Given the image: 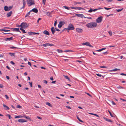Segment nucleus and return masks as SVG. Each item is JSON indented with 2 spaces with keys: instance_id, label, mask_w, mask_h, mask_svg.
Listing matches in <instances>:
<instances>
[{
  "instance_id": "obj_7",
  "label": "nucleus",
  "mask_w": 126,
  "mask_h": 126,
  "mask_svg": "<svg viewBox=\"0 0 126 126\" xmlns=\"http://www.w3.org/2000/svg\"><path fill=\"white\" fill-rule=\"evenodd\" d=\"M70 8L73 9H77L79 10H84V8L80 7H71Z\"/></svg>"
},
{
  "instance_id": "obj_51",
  "label": "nucleus",
  "mask_w": 126,
  "mask_h": 126,
  "mask_svg": "<svg viewBox=\"0 0 126 126\" xmlns=\"http://www.w3.org/2000/svg\"><path fill=\"white\" fill-rule=\"evenodd\" d=\"M39 34V32H33V35L35 34Z\"/></svg>"
},
{
  "instance_id": "obj_41",
  "label": "nucleus",
  "mask_w": 126,
  "mask_h": 126,
  "mask_svg": "<svg viewBox=\"0 0 126 126\" xmlns=\"http://www.w3.org/2000/svg\"><path fill=\"white\" fill-rule=\"evenodd\" d=\"M63 7L66 9H67L68 10H69V8L66 6H63Z\"/></svg>"
},
{
  "instance_id": "obj_34",
  "label": "nucleus",
  "mask_w": 126,
  "mask_h": 126,
  "mask_svg": "<svg viewBox=\"0 0 126 126\" xmlns=\"http://www.w3.org/2000/svg\"><path fill=\"white\" fill-rule=\"evenodd\" d=\"M13 7V6H10L8 8V11L10 10Z\"/></svg>"
},
{
  "instance_id": "obj_44",
  "label": "nucleus",
  "mask_w": 126,
  "mask_h": 126,
  "mask_svg": "<svg viewBox=\"0 0 126 126\" xmlns=\"http://www.w3.org/2000/svg\"><path fill=\"white\" fill-rule=\"evenodd\" d=\"M108 33L110 35V36L112 35V33L111 32V31H109L108 32Z\"/></svg>"
},
{
  "instance_id": "obj_14",
  "label": "nucleus",
  "mask_w": 126,
  "mask_h": 126,
  "mask_svg": "<svg viewBox=\"0 0 126 126\" xmlns=\"http://www.w3.org/2000/svg\"><path fill=\"white\" fill-rule=\"evenodd\" d=\"M76 15L78 17L81 18H83L84 16V15L82 14H76Z\"/></svg>"
},
{
  "instance_id": "obj_39",
  "label": "nucleus",
  "mask_w": 126,
  "mask_h": 126,
  "mask_svg": "<svg viewBox=\"0 0 126 126\" xmlns=\"http://www.w3.org/2000/svg\"><path fill=\"white\" fill-rule=\"evenodd\" d=\"M10 47L11 49H14L15 48H16L17 47L14 46L13 47Z\"/></svg>"
},
{
  "instance_id": "obj_40",
  "label": "nucleus",
  "mask_w": 126,
  "mask_h": 126,
  "mask_svg": "<svg viewBox=\"0 0 126 126\" xmlns=\"http://www.w3.org/2000/svg\"><path fill=\"white\" fill-rule=\"evenodd\" d=\"M3 33L4 34H11L12 35H13V36H15V35H14L13 34H12V33H4V32H3Z\"/></svg>"
},
{
  "instance_id": "obj_4",
  "label": "nucleus",
  "mask_w": 126,
  "mask_h": 126,
  "mask_svg": "<svg viewBox=\"0 0 126 126\" xmlns=\"http://www.w3.org/2000/svg\"><path fill=\"white\" fill-rule=\"evenodd\" d=\"M68 30H73L74 29V27L72 24L70 23L68 26Z\"/></svg>"
},
{
  "instance_id": "obj_45",
  "label": "nucleus",
  "mask_w": 126,
  "mask_h": 126,
  "mask_svg": "<svg viewBox=\"0 0 126 126\" xmlns=\"http://www.w3.org/2000/svg\"><path fill=\"white\" fill-rule=\"evenodd\" d=\"M46 0H43V3L44 5H45Z\"/></svg>"
},
{
  "instance_id": "obj_33",
  "label": "nucleus",
  "mask_w": 126,
  "mask_h": 126,
  "mask_svg": "<svg viewBox=\"0 0 126 126\" xmlns=\"http://www.w3.org/2000/svg\"><path fill=\"white\" fill-rule=\"evenodd\" d=\"M28 34L29 35H33V32H28Z\"/></svg>"
},
{
  "instance_id": "obj_15",
  "label": "nucleus",
  "mask_w": 126,
  "mask_h": 126,
  "mask_svg": "<svg viewBox=\"0 0 126 126\" xmlns=\"http://www.w3.org/2000/svg\"><path fill=\"white\" fill-rule=\"evenodd\" d=\"M52 12H46V15L47 16L51 17L52 16H51V14Z\"/></svg>"
},
{
  "instance_id": "obj_57",
  "label": "nucleus",
  "mask_w": 126,
  "mask_h": 126,
  "mask_svg": "<svg viewBox=\"0 0 126 126\" xmlns=\"http://www.w3.org/2000/svg\"><path fill=\"white\" fill-rule=\"evenodd\" d=\"M79 121L81 122L82 123H83V122L80 119H78Z\"/></svg>"
},
{
  "instance_id": "obj_35",
  "label": "nucleus",
  "mask_w": 126,
  "mask_h": 126,
  "mask_svg": "<svg viewBox=\"0 0 126 126\" xmlns=\"http://www.w3.org/2000/svg\"><path fill=\"white\" fill-rule=\"evenodd\" d=\"M96 75L98 77H103V76H102L101 75L99 74H96Z\"/></svg>"
},
{
  "instance_id": "obj_50",
  "label": "nucleus",
  "mask_w": 126,
  "mask_h": 126,
  "mask_svg": "<svg viewBox=\"0 0 126 126\" xmlns=\"http://www.w3.org/2000/svg\"><path fill=\"white\" fill-rule=\"evenodd\" d=\"M10 63L11 64L13 65H14L15 64V63L12 61H11Z\"/></svg>"
},
{
  "instance_id": "obj_16",
  "label": "nucleus",
  "mask_w": 126,
  "mask_h": 126,
  "mask_svg": "<svg viewBox=\"0 0 126 126\" xmlns=\"http://www.w3.org/2000/svg\"><path fill=\"white\" fill-rule=\"evenodd\" d=\"M23 6L20 9H21L22 8H24L25 6L26 5V1L25 0H23Z\"/></svg>"
},
{
  "instance_id": "obj_18",
  "label": "nucleus",
  "mask_w": 126,
  "mask_h": 126,
  "mask_svg": "<svg viewBox=\"0 0 126 126\" xmlns=\"http://www.w3.org/2000/svg\"><path fill=\"white\" fill-rule=\"evenodd\" d=\"M43 33L44 34H46L47 35H49V32L47 30H45L43 32Z\"/></svg>"
},
{
  "instance_id": "obj_55",
  "label": "nucleus",
  "mask_w": 126,
  "mask_h": 126,
  "mask_svg": "<svg viewBox=\"0 0 126 126\" xmlns=\"http://www.w3.org/2000/svg\"><path fill=\"white\" fill-rule=\"evenodd\" d=\"M111 103L113 105H116V104L114 103V102L113 101H111Z\"/></svg>"
},
{
  "instance_id": "obj_28",
  "label": "nucleus",
  "mask_w": 126,
  "mask_h": 126,
  "mask_svg": "<svg viewBox=\"0 0 126 126\" xmlns=\"http://www.w3.org/2000/svg\"><path fill=\"white\" fill-rule=\"evenodd\" d=\"M31 11H29V12H28L27 14H26V16H25V17H28V16H29V15H30V13L31 12Z\"/></svg>"
},
{
  "instance_id": "obj_64",
  "label": "nucleus",
  "mask_w": 126,
  "mask_h": 126,
  "mask_svg": "<svg viewBox=\"0 0 126 126\" xmlns=\"http://www.w3.org/2000/svg\"><path fill=\"white\" fill-rule=\"evenodd\" d=\"M6 67L9 70H10L11 69L8 66H6Z\"/></svg>"
},
{
  "instance_id": "obj_13",
  "label": "nucleus",
  "mask_w": 126,
  "mask_h": 126,
  "mask_svg": "<svg viewBox=\"0 0 126 126\" xmlns=\"http://www.w3.org/2000/svg\"><path fill=\"white\" fill-rule=\"evenodd\" d=\"M51 30L52 34H54L56 31V30H55L54 27H52L51 29Z\"/></svg>"
},
{
  "instance_id": "obj_3",
  "label": "nucleus",
  "mask_w": 126,
  "mask_h": 126,
  "mask_svg": "<svg viewBox=\"0 0 126 126\" xmlns=\"http://www.w3.org/2000/svg\"><path fill=\"white\" fill-rule=\"evenodd\" d=\"M27 4H28V6H30L35 4L34 0H27Z\"/></svg>"
},
{
  "instance_id": "obj_10",
  "label": "nucleus",
  "mask_w": 126,
  "mask_h": 126,
  "mask_svg": "<svg viewBox=\"0 0 126 126\" xmlns=\"http://www.w3.org/2000/svg\"><path fill=\"white\" fill-rule=\"evenodd\" d=\"M31 12L32 11L35 13H37L38 12V10L36 8L33 9L30 11Z\"/></svg>"
},
{
  "instance_id": "obj_31",
  "label": "nucleus",
  "mask_w": 126,
  "mask_h": 126,
  "mask_svg": "<svg viewBox=\"0 0 126 126\" xmlns=\"http://www.w3.org/2000/svg\"><path fill=\"white\" fill-rule=\"evenodd\" d=\"M9 54L11 56H15V54L14 53H9Z\"/></svg>"
},
{
  "instance_id": "obj_1",
  "label": "nucleus",
  "mask_w": 126,
  "mask_h": 126,
  "mask_svg": "<svg viewBox=\"0 0 126 126\" xmlns=\"http://www.w3.org/2000/svg\"><path fill=\"white\" fill-rule=\"evenodd\" d=\"M5 116H6V117H8L9 118H30V117L28 116H27L26 115H18V116H15L14 117L13 116H14L13 115H12V116H11L10 114H7L5 115Z\"/></svg>"
},
{
  "instance_id": "obj_61",
  "label": "nucleus",
  "mask_w": 126,
  "mask_h": 126,
  "mask_svg": "<svg viewBox=\"0 0 126 126\" xmlns=\"http://www.w3.org/2000/svg\"><path fill=\"white\" fill-rule=\"evenodd\" d=\"M50 79L51 80H53V77L52 76L50 78Z\"/></svg>"
},
{
  "instance_id": "obj_49",
  "label": "nucleus",
  "mask_w": 126,
  "mask_h": 126,
  "mask_svg": "<svg viewBox=\"0 0 126 126\" xmlns=\"http://www.w3.org/2000/svg\"><path fill=\"white\" fill-rule=\"evenodd\" d=\"M109 111V113H110V114L111 116L112 117H113V116L112 115V114H111V113L110 112V111Z\"/></svg>"
},
{
  "instance_id": "obj_53",
  "label": "nucleus",
  "mask_w": 126,
  "mask_h": 126,
  "mask_svg": "<svg viewBox=\"0 0 126 126\" xmlns=\"http://www.w3.org/2000/svg\"><path fill=\"white\" fill-rule=\"evenodd\" d=\"M57 22L56 21L55 22V23L54 24V26L55 27L56 26V25H57Z\"/></svg>"
},
{
  "instance_id": "obj_11",
  "label": "nucleus",
  "mask_w": 126,
  "mask_h": 126,
  "mask_svg": "<svg viewBox=\"0 0 126 126\" xmlns=\"http://www.w3.org/2000/svg\"><path fill=\"white\" fill-rule=\"evenodd\" d=\"M18 121L20 123H23L27 122V121L26 120L23 119H19L18 120Z\"/></svg>"
},
{
  "instance_id": "obj_12",
  "label": "nucleus",
  "mask_w": 126,
  "mask_h": 126,
  "mask_svg": "<svg viewBox=\"0 0 126 126\" xmlns=\"http://www.w3.org/2000/svg\"><path fill=\"white\" fill-rule=\"evenodd\" d=\"M4 40L5 41H7L8 40L10 41L11 40H13V37H12L10 38H6L4 39Z\"/></svg>"
},
{
  "instance_id": "obj_42",
  "label": "nucleus",
  "mask_w": 126,
  "mask_h": 126,
  "mask_svg": "<svg viewBox=\"0 0 126 126\" xmlns=\"http://www.w3.org/2000/svg\"><path fill=\"white\" fill-rule=\"evenodd\" d=\"M100 67L101 68H107V67L106 66H100Z\"/></svg>"
},
{
  "instance_id": "obj_59",
  "label": "nucleus",
  "mask_w": 126,
  "mask_h": 126,
  "mask_svg": "<svg viewBox=\"0 0 126 126\" xmlns=\"http://www.w3.org/2000/svg\"><path fill=\"white\" fill-rule=\"evenodd\" d=\"M38 87L39 88H42V87L40 85H38Z\"/></svg>"
},
{
  "instance_id": "obj_5",
  "label": "nucleus",
  "mask_w": 126,
  "mask_h": 126,
  "mask_svg": "<svg viewBox=\"0 0 126 126\" xmlns=\"http://www.w3.org/2000/svg\"><path fill=\"white\" fill-rule=\"evenodd\" d=\"M23 28L26 29L29 26V25L26 22H23Z\"/></svg>"
},
{
  "instance_id": "obj_38",
  "label": "nucleus",
  "mask_w": 126,
  "mask_h": 126,
  "mask_svg": "<svg viewBox=\"0 0 126 126\" xmlns=\"http://www.w3.org/2000/svg\"><path fill=\"white\" fill-rule=\"evenodd\" d=\"M123 9V8L122 9H117L116 11L117 12H119L122 11Z\"/></svg>"
},
{
  "instance_id": "obj_24",
  "label": "nucleus",
  "mask_w": 126,
  "mask_h": 126,
  "mask_svg": "<svg viewBox=\"0 0 126 126\" xmlns=\"http://www.w3.org/2000/svg\"><path fill=\"white\" fill-rule=\"evenodd\" d=\"M90 44V43L88 42H86L85 43H83L82 44L83 45H85L87 46H88Z\"/></svg>"
},
{
  "instance_id": "obj_9",
  "label": "nucleus",
  "mask_w": 126,
  "mask_h": 126,
  "mask_svg": "<svg viewBox=\"0 0 126 126\" xmlns=\"http://www.w3.org/2000/svg\"><path fill=\"white\" fill-rule=\"evenodd\" d=\"M76 31L77 32L80 33L82 32L83 30L81 29L78 28L76 29Z\"/></svg>"
},
{
  "instance_id": "obj_46",
  "label": "nucleus",
  "mask_w": 126,
  "mask_h": 126,
  "mask_svg": "<svg viewBox=\"0 0 126 126\" xmlns=\"http://www.w3.org/2000/svg\"><path fill=\"white\" fill-rule=\"evenodd\" d=\"M94 115L96 116L97 117H98V118L100 117V116H99L98 115H97L96 114H94Z\"/></svg>"
},
{
  "instance_id": "obj_26",
  "label": "nucleus",
  "mask_w": 126,
  "mask_h": 126,
  "mask_svg": "<svg viewBox=\"0 0 126 126\" xmlns=\"http://www.w3.org/2000/svg\"><path fill=\"white\" fill-rule=\"evenodd\" d=\"M23 29V28H20V30L22 31L24 33H26V32H25V30Z\"/></svg>"
},
{
  "instance_id": "obj_8",
  "label": "nucleus",
  "mask_w": 126,
  "mask_h": 126,
  "mask_svg": "<svg viewBox=\"0 0 126 126\" xmlns=\"http://www.w3.org/2000/svg\"><path fill=\"white\" fill-rule=\"evenodd\" d=\"M102 17L101 16L99 17L96 19V21L97 23H100L101 22L102 20Z\"/></svg>"
},
{
  "instance_id": "obj_36",
  "label": "nucleus",
  "mask_w": 126,
  "mask_h": 126,
  "mask_svg": "<svg viewBox=\"0 0 126 126\" xmlns=\"http://www.w3.org/2000/svg\"><path fill=\"white\" fill-rule=\"evenodd\" d=\"M93 11V9L92 8H91L89 10L88 12H89L91 13Z\"/></svg>"
},
{
  "instance_id": "obj_17",
  "label": "nucleus",
  "mask_w": 126,
  "mask_h": 126,
  "mask_svg": "<svg viewBox=\"0 0 126 126\" xmlns=\"http://www.w3.org/2000/svg\"><path fill=\"white\" fill-rule=\"evenodd\" d=\"M20 29L16 28H15L13 29V31H15L16 32H19L20 33H21V32L19 30Z\"/></svg>"
},
{
  "instance_id": "obj_22",
  "label": "nucleus",
  "mask_w": 126,
  "mask_h": 126,
  "mask_svg": "<svg viewBox=\"0 0 126 126\" xmlns=\"http://www.w3.org/2000/svg\"><path fill=\"white\" fill-rule=\"evenodd\" d=\"M4 10L5 11H8V6H5L4 7Z\"/></svg>"
},
{
  "instance_id": "obj_58",
  "label": "nucleus",
  "mask_w": 126,
  "mask_h": 126,
  "mask_svg": "<svg viewBox=\"0 0 126 126\" xmlns=\"http://www.w3.org/2000/svg\"><path fill=\"white\" fill-rule=\"evenodd\" d=\"M4 29H12V28H10L8 27H5L3 28Z\"/></svg>"
},
{
  "instance_id": "obj_25",
  "label": "nucleus",
  "mask_w": 126,
  "mask_h": 126,
  "mask_svg": "<svg viewBox=\"0 0 126 126\" xmlns=\"http://www.w3.org/2000/svg\"><path fill=\"white\" fill-rule=\"evenodd\" d=\"M74 4H82V3L81 2L74 1Z\"/></svg>"
},
{
  "instance_id": "obj_56",
  "label": "nucleus",
  "mask_w": 126,
  "mask_h": 126,
  "mask_svg": "<svg viewBox=\"0 0 126 126\" xmlns=\"http://www.w3.org/2000/svg\"><path fill=\"white\" fill-rule=\"evenodd\" d=\"M28 64L30 66H31L32 65L31 62H28Z\"/></svg>"
},
{
  "instance_id": "obj_37",
  "label": "nucleus",
  "mask_w": 126,
  "mask_h": 126,
  "mask_svg": "<svg viewBox=\"0 0 126 126\" xmlns=\"http://www.w3.org/2000/svg\"><path fill=\"white\" fill-rule=\"evenodd\" d=\"M29 83L30 84V85L31 87H32V82H29Z\"/></svg>"
},
{
  "instance_id": "obj_2",
  "label": "nucleus",
  "mask_w": 126,
  "mask_h": 126,
  "mask_svg": "<svg viewBox=\"0 0 126 126\" xmlns=\"http://www.w3.org/2000/svg\"><path fill=\"white\" fill-rule=\"evenodd\" d=\"M97 25V24L95 22H91L87 24V26L89 28L94 27Z\"/></svg>"
},
{
  "instance_id": "obj_27",
  "label": "nucleus",
  "mask_w": 126,
  "mask_h": 126,
  "mask_svg": "<svg viewBox=\"0 0 126 126\" xmlns=\"http://www.w3.org/2000/svg\"><path fill=\"white\" fill-rule=\"evenodd\" d=\"M56 51L59 53H62L63 52V50H60L59 49H57Z\"/></svg>"
},
{
  "instance_id": "obj_32",
  "label": "nucleus",
  "mask_w": 126,
  "mask_h": 126,
  "mask_svg": "<svg viewBox=\"0 0 126 126\" xmlns=\"http://www.w3.org/2000/svg\"><path fill=\"white\" fill-rule=\"evenodd\" d=\"M46 104V105H48L49 106L51 107L52 105L49 103L47 102Z\"/></svg>"
},
{
  "instance_id": "obj_47",
  "label": "nucleus",
  "mask_w": 126,
  "mask_h": 126,
  "mask_svg": "<svg viewBox=\"0 0 126 126\" xmlns=\"http://www.w3.org/2000/svg\"><path fill=\"white\" fill-rule=\"evenodd\" d=\"M23 23H22V22L21 23V24L20 25H19V27H21V28H23V26H22V25H23Z\"/></svg>"
},
{
  "instance_id": "obj_20",
  "label": "nucleus",
  "mask_w": 126,
  "mask_h": 126,
  "mask_svg": "<svg viewBox=\"0 0 126 126\" xmlns=\"http://www.w3.org/2000/svg\"><path fill=\"white\" fill-rule=\"evenodd\" d=\"M3 107L4 108L5 110H9L10 109H9V107H8L7 106L5 105L4 104H3Z\"/></svg>"
},
{
  "instance_id": "obj_29",
  "label": "nucleus",
  "mask_w": 126,
  "mask_h": 126,
  "mask_svg": "<svg viewBox=\"0 0 126 126\" xmlns=\"http://www.w3.org/2000/svg\"><path fill=\"white\" fill-rule=\"evenodd\" d=\"M117 70L120 71V69H117L116 68H115L113 69H112L111 70V71H116Z\"/></svg>"
},
{
  "instance_id": "obj_23",
  "label": "nucleus",
  "mask_w": 126,
  "mask_h": 126,
  "mask_svg": "<svg viewBox=\"0 0 126 126\" xmlns=\"http://www.w3.org/2000/svg\"><path fill=\"white\" fill-rule=\"evenodd\" d=\"M49 44L47 43L46 44H43L42 45L44 47H46L47 46H49Z\"/></svg>"
},
{
  "instance_id": "obj_30",
  "label": "nucleus",
  "mask_w": 126,
  "mask_h": 126,
  "mask_svg": "<svg viewBox=\"0 0 126 126\" xmlns=\"http://www.w3.org/2000/svg\"><path fill=\"white\" fill-rule=\"evenodd\" d=\"M106 121L110 122H112V121L110 119H104Z\"/></svg>"
},
{
  "instance_id": "obj_52",
  "label": "nucleus",
  "mask_w": 126,
  "mask_h": 126,
  "mask_svg": "<svg viewBox=\"0 0 126 126\" xmlns=\"http://www.w3.org/2000/svg\"><path fill=\"white\" fill-rule=\"evenodd\" d=\"M44 83H45L47 84V81L46 80H44L43 81Z\"/></svg>"
},
{
  "instance_id": "obj_21",
  "label": "nucleus",
  "mask_w": 126,
  "mask_h": 126,
  "mask_svg": "<svg viewBox=\"0 0 126 126\" xmlns=\"http://www.w3.org/2000/svg\"><path fill=\"white\" fill-rule=\"evenodd\" d=\"M63 76L66 79H68L69 81H70V78L67 76L63 75Z\"/></svg>"
},
{
  "instance_id": "obj_63",
  "label": "nucleus",
  "mask_w": 126,
  "mask_h": 126,
  "mask_svg": "<svg viewBox=\"0 0 126 126\" xmlns=\"http://www.w3.org/2000/svg\"><path fill=\"white\" fill-rule=\"evenodd\" d=\"M55 29H56V30L57 31L59 32V31H60V30L59 29H58L56 28H55Z\"/></svg>"
},
{
  "instance_id": "obj_54",
  "label": "nucleus",
  "mask_w": 126,
  "mask_h": 126,
  "mask_svg": "<svg viewBox=\"0 0 126 126\" xmlns=\"http://www.w3.org/2000/svg\"><path fill=\"white\" fill-rule=\"evenodd\" d=\"M5 96L7 99H8L9 98V97H8V96H7V95H5Z\"/></svg>"
},
{
  "instance_id": "obj_62",
  "label": "nucleus",
  "mask_w": 126,
  "mask_h": 126,
  "mask_svg": "<svg viewBox=\"0 0 126 126\" xmlns=\"http://www.w3.org/2000/svg\"><path fill=\"white\" fill-rule=\"evenodd\" d=\"M3 86L2 84H0V88H3Z\"/></svg>"
},
{
  "instance_id": "obj_6",
  "label": "nucleus",
  "mask_w": 126,
  "mask_h": 126,
  "mask_svg": "<svg viewBox=\"0 0 126 126\" xmlns=\"http://www.w3.org/2000/svg\"><path fill=\"white\" fill-rule=\"evenodd\" d=\"M65 24V22L63 21H61L59 22V24L58 25V27L59 28H61L62 26Z\"/></svg>"
},
{
  "instance_id": "obj_43",
  "label": "nucleus",
  "mask_w": 126,
  "mask_h": 126,
  "mask_svg": "<svg viewBox=\"0 0 126 126\" xmlns=\"http://www.w3.org/2000/svg\"><path fill=\"white\" fill-rule=\"evenodd\" d=\"M16 108H21L22 107L19 105H17L16 106Z\"/></svg>"
},
{
  "instance_id": "obj_60",
  "label": "nucleus",
  "mask_w": 126,
  "mask_h": 126,
  "mask_svg": "<svg viewBox=\"0 0 126 126\" xmlns=\"http://www.w3.org/2000/svg\"><path fill=\"white\" fill-rule=\"evenodd\" d=\"M41 18H39L38 19V20H37V22L38 23H39V21L40 20H41Z\"/></svg>"
},
{
  "instance_id": "obj_48",
  "label": "nucleus",
  "mask_w": 126,
  "mask_h": 126,
  "mask_svg": "<svg viewBox=\"0 0 126 126\" xmlns=\"http://www.w3.org/2000/svg\"><path fill=\"white\" fill-rule=\"evenodd\" d=\"M104 8L106 10H109L111 8H107L106 7H104Z\"/></svg>"
},
{
  "instance_id": "obj_19",
  "label": "nucleus",
  "mask_w": 126,
  "mask_h": 126,
  "mask_svg": "<svg viewBox=\"0 0 126 126\" xmlns=\"http://www.w3.org/2000/svg\"><path fill=\"white\" fill-rule=\"evenodd\" d=\"M12 11H11L7 13V17H9L10 16L12 15Z\"/></svg>"
}]
</instances>
